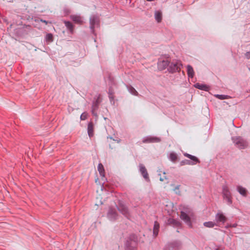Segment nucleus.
<instances>
[{"label":"nucleus","mask_w":250,"mask_h":250,"mask_svg":"<svg viewBox=\"0 0 250 250\" xmlns=\"http://www.w3.org/2000/svg\"><path fill=\"white\" fill-rule=\"evenodd\" d=\"M179 206L172 202L168 201L166 202L165 208L166 210L169 214V215L175 217V214H178V209Z\"/></svg>","instance_id":"nucleus-1"},{"label":"nucleus","mask_w":250,"mask_h":250,"mask_svg":"<svg viewBox=\"0 0 250 250\" xmlns=\"http://www.w3.org/2000/svg\"><path fill=\"white\" fill-rule=\"evenodd\" d=\"M169 64V60L167 58L160 59L157 62V69L159 71H163L167 70Z\"/></svg>","instance_id":"nucleus-2"},{"label":"nucleus","mask_w":250,"mask_h":250,"mask_svg":"<svg viewBox=\"0 0 250 250\" xmlns=\"http://www.w3.org/2000/svg\"><path fill=\"white\" fill-rule=\"evenodd\" d=\"M167 189L173 191L176 194H179L180 193V185L176 182L171 181L169 183Z\"/></svg>","instance_id":"nucleus-3"},{"label":"nucleus","mask_w":250,"mask_h":250,"mask_svg":"<svg viewBox=\"0 0 250 250\" xmlns=\"http://www.w3.org/2000/svg\"><path fill=\"white\" fill-rule=\"evenodd\" d=\"M179 69V64L176 62H171L169 61V64L167 68V71L170 73H174Z\"/></svg>","instance_id":"nucleus-4"},{"label":"nucleus","mask_w":250,"mask_h":250,"mask_svg":"<svg viewBox=\"0 0 250 250\" xmlns=\"http://www.w3.org/2000/svg\"><path fill=\"white\" fill-rule=\"evenodd\" d=\"M139 169L144 179L147 182H150L149 174L146 167L144 166H140Z\"/></svg>","instance_id":"nucleus-5"},{"label":"nucleus","mask_w":250,"mask_h":250,"mask_svg":"<svg viewBox=\"0 0 250 250\" xmlns=\"http://www.w3.org/2000/svg\"><path fill=\"white\" fill-rule=\"evenodd\" d=\"M180 218L186 222L188 225L191 224L190 218L189 216L183 211L180 212Z\"/></svg>","instance_id":"nucleus-6"},{"label":"nucleus","mask_w":250,"mask_h":250,"mask_svg":"<svg viewBox=\"0 0 250 250\" xmlns=\"http://www.w3.org/2000/svg\"><path fill=\"white\" fill-rule=\"evenodd\" d=\"M72 21L77 24H82L84 22V19L79 15H74L71 18Z\"/></svg>","instance_id":"nucleus-7"},{"label":"nucleus","mask_w":250,"mask_h":250,"mask_svg":"<svg viewBox=\"0 0 250 250\" xmlns=\"http://www.w3.org/2000/svg\"><path fill=\"white\" fill-rule=\"evenodd\" d=\"M154 18L158 23H160L163 19V12L160 10H156L154 12Z\"/></svg>","instance_id":"nucleus-8"},{"label":"nucleus","mask_w":250,"mask_h":250,"mask_svg":"<svg viewBox=\"0 0 250 250\" xmlns=\"http://www.w3.org/2000/svg\"><path fill=\"white\" fill-rule=\"evenodd\" d=\"M159 180L161 182H167L168 180L167 177L166 175V173L164 171L159 170L158 171Z\"/></svg>","instance_id":"nucleus-9"},{"label":"nucleus","mask_w":250,"mask_h":250,"mask_svg":"<svg viewBox=\"0 0 250 250\" xmlns=\"http://www.w3.org/2000/svg\"><path fill=\"white\" fill-rule=\"evenodd\" d=\"M216 220L217 222L224 223L226 220L227 218L225 217V216L221 213H218L216 215Z\"/></svg>","instance_id":"nucleus-10"},{"label":"nucleus","mask_w":250,"mask_h":250,"mask_svg":"<svg viewBox=\"0 0 250 250\" xmlns=\"http://www.w3.org/2000/svg\"><path fill=\"white\" fill-rule=\"evenodd\" d=\"M194 86L199 89L207 91L209 89V87L208 85L203 83H196L194 85Z\"/></svg>","instance_id":"nucleus-11"},{"label":"nucleus","mask_w":250,"mask_h":250,"mask_svg":"<svg viewBox=\"0 0 250 250\" xmlns=\"http://www.w3.org/2000/svg\"><path fill=\"white\" fill-rule=\"evenodd\" d=\"M90 26L92 29H93L95 26L98 24V20L94 16L91 17L89 19Z\"/></svg>","instance_id":"nucleus-12"},{"label":"nucleus","mask_w":250,"mask_h":250,"mask_svg":"<svg viewBox=\"0 0 250 250\" xmlns=\"http://www.w3.org/2000/svg\"><path fill=\"white\" fill-rule=\"evenodd\" d=\"M87 131L88 135L90 137H92L94 135V127L92 123H89L88 125Z\"/></svg>","instance_id":"nucleus-13"},{"label":"nucleus","mask_w":250,"mask_h":250,"mask_svg":"<svg viewBox=\"0 0 250 250\" xmlns=\"http://www.w3.org/2000/svg\"><path fill=\"white\" fill-rule=\"evenodd\" d=\"M237 189L241 195L243 196H246L247 195V191L246 188L242 186H238Z\"/></svg>","instance_id":"nucleus-14"},{"label":"nucleus","mask_w":250,"mask_h":250,"mask_svg":"<svg viewBox=\"0 0 250 250\" xmlns=\"http://www.w3.org/2000/svg\"><path fill=\"white\" fill-rule=\"evenodd\" d=\"M169 159L172 162H175L178 159V156L174 152H170L169 154Z\"/></svg>","instance_id":"nucleus-15"},{"label":"nucleus","mask_w":250,"mask_h":250,"mask_svg":"<svg viewBox=\"0 0 250 250\" xmlns=\"http://www.w3.org/2000/svg\"><path fill=\"white\" fill-rule=\"evenodd\" d=\"M238 146L242 148L245 147L247 146V143L243 140L240 139L235 142Z\"/></svg>","instance_id":"nucleus-16"},{"label":"nucleus","mask_w":250,"mask_h":250,"mask_svg":"<svg viewBox=\"0 0 250 250\" xmlns=\"http://www.w3.org/2000/svg\"><path fill=\"white\" fill-rule=\"evenodd\" d=\"M184 155L185 156H186L187 157L191 159L192 161H193L194 162V163H197L199 162L198 158L196 157H195V156H193V155H190V154H188L187 153H185Z\"/></svg>","instance_id":"nucleus-17"},{"label":"nucleus","mask_w":250,"mask_h":250,"mask_svg":"<svg viewBox=\"0 0 250 250\" xmlns=\"http://www.w3.org/2000/svg\"><path fill=\"white\" fill-rule=\"evenodd\" d=\"M187 68L188 76L189 77L192 78L194 76L193 69L190 66H188Z\"/></svg>","instance_id":"nucleus-18"},{"label":"nucleus","mask_w":250,"mask_h":250,"mask_svg":"<svg viewBox=\"0 0 250 250\" xmlns=\"http://www.w3.org/2000/svg\"><path fill=\"white\" fill-rule=\"evenodd\" d=\"M98 170L99 171L100 175L102 176L104 175V166L101 164H99L98 166Z\"/></svg>","instance_id":"nucleus-19"},{"label":"nucleus","mask_w":250,"mask_h":250,"mask_svg":"<svg viewBox=\"0 0 250 250\" xmlns=\"http://www.w3.org/2000/svg\"><path fill=\"white\" fill-rule=\"evenodd\" d=\"M204 226L208 228H213L215 226V223L213 222L209 221L204 223Z\"/></svg>","instance_id":"nucleus-20"},{"label":"nucleus","mask_w":250,"mask_h":250,"mask_svg":"<svg viewBox=\"0 0 250 250\" xmlns=\"http://www.w3.org/2000/svg\"><path fill=\"white\" fill-rule=\"evenodd\" d=\"M64 23H65V26L67 27V28L68 29L71 30H72V29L73 28V26L71 22H70L69 21H65Z\"/></svg>","instance_id":"nucleus-21"},{"label":"nucleus","mask_w":250,"mask_h":250,"mask_svg":"<svg viewBox=\"0 0 250 250\" xmlns=\"http://www.w3.org/2000/svg\"><path fill=\"white\" fill-rule=\"evenodd\" d=\"M45 39L48 42H51L53 40V36L51 34H48L46 35V36L45 37Z\"/></svg>","instance_id":"nucleus-22"},{"label":"nucleus","mask_w":250,"mask_h":250,"mask_svg":"<svg viewBox=\"0 0 250 250\" xmlns=\"http://www.w3.org/2000/svg\"><path fill=\"white\" fill-rule=\"evenodd\" d=\"M87 114L86 113H83L81 116V119L82 120H85L87 118Z\"/></svg>","instance_id":"nucleus-23"},{"label":"nucleus","mask_w":250,"mask_h":250,"mask_svg":"<svg viewBox=\"0 0 250 250\" xmlns=\"http://www.w3.org/2000/svg\"><path fill=\"white\" fill-rule=\"evenodd\" d=\"M216 97H217V98L219 99H226V96H224V95H216L215 96Z\"/></svg>","instance_id":"nucleus-24"},{"label":"nucleus","mask_w":250,"mask_h":250,"mask_svg":"<svg viewBox=\"0 0 250 250\" xmlns=\"http://www.w3.org/2000/svg\"><path fill=\"white\" fill-rule=\"evenodd\" d=\"M114 214H115V212L113 210H109L108 212V215L110 216V217L113 218L114 217Z\"/></svg>","instance_id":"nucleus-25"},{"label":"nucleus","mask_w":250,"mask_h":250,"mask_svg":"<svg viewBox=\"0 0 250 250\" xmlns=\"http://www.w3.org/2000/svg\"><path fill=\"white\" fill-rule=\"evenodd\" d=\"M177 222L173 219H170L168 220V223L170 224H176Z\"/></svg>","instance_id":"nucleus-26"},{"label":"nucleus","mask_w":250,"mask_h":250,"mask_svg":"<svg viewBox=\"0 0 250 250\" xmlns=\"http://www.w3.org/2000/svg\"><path fill=\"white\" fill-rule=\"evenodd\" d=\"M157 233H158V228L155 226L154 227V234L156 236V235H157Z\"/></svg>","instance_id":"nucleus-27"},{"label":"nucleus","mask_w":250,"mask_h":250,"mask_svg":"<svg viewBox=\"0 0 250 250\" xmlns=\"http://www.w3.org/2000/svg\"><path fill=\"white\" fill-rule=\"evenodd\" d=\"M102 204H103L102 202L100 201L99 203H96V204H95V205H96V206H99V205H102Z\"/></svg>","instance_id":"nucleus-28"},{"label":"nucleus","mask_w":250,"mask_h":250,"mask_svg":"<svg viewBox=\"0 0 250 250\" xmlns=\"http://www.w3.org/2000/svg\"><path fill=\"white\" fill-rule=\"evenodd\" d=\"M115 141H116L117 143H119V141L118 140H116Z\"/></svg>","instance_id":"nucleus-29"},{"label":"nucleus","mask_w":250,"mask_h":250,"mask_svg":"<svg viewBox=\"0 0 250 250\" xmlns=\"http://www.w3.org/2000/svg\"><path fill=\"white\" fill-rule=\"evenodd\" d=\"M157 141H159V139H157Z\"/></svg>","instance_id":"nucleus-30"}]
</instances>
